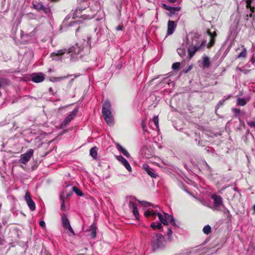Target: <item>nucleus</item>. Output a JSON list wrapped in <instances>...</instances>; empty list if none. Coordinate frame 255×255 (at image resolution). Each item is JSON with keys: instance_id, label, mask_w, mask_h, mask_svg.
Returning a JSON list of instances; mask_svg holds the SVG:
<instances>
[{"instance_id": "48", "label": "nucleus", "mask_w": 255, "mask_h": 255, "mask_svg": "<svg viewBox=\"0 0 255 255\" xmlns=\"http://www.w3.org/2000/svg\"><path fill=\"white\" fill-rule=\"evenodd\" d=\"M72 194V191H70V192H69L68 193H67L66 195V196L67 198H69V197H70L71 196Z\"/></svg>"}, {"instance_id": "6", "label": "nucleus", "mask_w": 255, "mask_h": 255, "mask_svg": "<svg viewBox=\"0 0 255 255\" xmlns=\"http://www.w3.org/2000/svg\"><path fill=\"white\" fill-rule=\"evenodd\" d=\"M85 9V7L83 8L81 7H77L74 11L73 15V18L75 19L77 17L83 18L84 19H91L95 14L98 9H92L93 14H86L83 13V11Z\"/></svg>"}, {"instance_id": "54", "label": "nucleus", "mask_w": 255, "mask_h": 255, "mask_svg": "<svg viewBox=\"0 0 255 255\" xmlns=\"http://www.w3.org/2000/svg\"><path fill=\"white\" fill-rule=\"evenodd\" d=\"M63 196H64V193H63V194L62 195H61V197L62 198H63Z\"/></svg>"}, {"instance_id": "8", "label": "nucleus", "mask_w": 255, "mask_h": 255, "mask_svg": "<svg viewBox=\"0 0 255 255\" xmlns=\"http://www.w3.org/2000/svg\"><path fill=\"white\" fill-rule=\"evenodd\" d=\"M34 150L29 149L25 153L21 154L20 156L19 162L23 164H26L33 156Z\"/></svg>"}, {"instance_id": "43", "label": "nucleus", "mask_w": 255, "mask_h": 255, "mask_svg": "<svg viewBox=\"0 0 255 255\" xmlns=\"http://www.w3.org/2000/svg\"><path fill=\"white\" fill-rule=\"evenodd\" d=\"M250 62L252 64H254L255 63V56L253 55L252 58H251Z\"/></svg>"}, {"instance_id": "56", "label": "nucleus", "mask_w": 255, "mask_h": 255, "mask_svg": "<svg viewBox=\"0 0 255 255\" xmlns=\"http://www.w3.org/2000/svg\"><path fill=\"white\" fill-rule=\"evenodd\" d=\"M96 7H97V8H99V5H96Z\"/></svg>"}, {"instance_id": "22", "label": "nucleus", "mask_w": 255, "mask_h": 255, "mask_svg": "<svg viewBox=\"0 0 255 255\" xmlns=\"http://www.w3.org/2000/svg\"><path fill=\"white\" fill-rule=\"evenodd\" d=\"M240 48H242L241 52L239 53L237 58H246L247 55V51L246 48L245 47L244 45H241L240 47H239L236 49V51H237L238 49H240Z\"/></svg>"}, {"instance_id": "53", "label": "nucleus", "mask_w": 255, "mask_h": 255, "mask_svg": "<svg viewBox=\"0 0 255 255\" xmlns=\"http://www.w3.org/2000/svg\"><path fill=\"white\" fill-rule=\"evenodd\" d=\"M76 22V21H73L72 22H71L70 25V26H72L73 25V24L75 23Z\"/></svg>"}, {"instance_id": "10", "label": "nucleus", "mask_w": 255, "mask_h": 255, "mask_svg": "<svg viewBox=\"0 0 255 255\" xmlns=\"http://www.w3.org/2000/svg\"><path fill=\"white\" fill-rule=\"evenodd\" d=\"M61 221L62 226L65 229H67L73 235H74V232L70 224V222L68 219L67 218L66 215L64 214H62V215Z\"/></svg>"}, {"instance_id": "12", "label": "nucleus", "mask_w": 255, "mask_h": 255, "mask_svg": "<svg viewBox=\"0 0 255 255\" xmlns=\"http://www.w3.org/2000/svg\"><path fill=\"white\" fill-rule=\"evenodd\" d=\"M24 199L26 202V203L31 211H34L35 209V204L31 199L29 193L27 191L24 196Z\"/></svg>"}, {"instance_id": "35", "label": "nucleus", "mask_w": 255, "mask_h": 255, "mask_svg": "<svg viewBox=\"0 0 255 255\" xmlns=\"http://www.w3.org/2000/svg\"><path fill=\"white\" fill-rule=\"evenodd\" d=\"M232 112L235 114L236 117H238L240 115L241 111L239 109L233 108Z\"/></svg>"}, {"instance_id": "55", "label": "nucleus", "mask_w": 255, "mask_h": 255, "mask_svg": "<svg viewBox=\"0 0 255 255\" xmlns=\"http://www.w3.org/2000/svg\"><path fill=\"white\" fill-rule=\"evenodd\" d=\"M73 81H74V79H71V80L70 82H73Z\"/></svg>"}, {"instance_id": "21", "label": "nucleus", "mask_w": 255, "mask_h": 255, "mask_svg": "<svg viewBox=\"0 0 255 255\" xmlns=\"http://www.w3.org/2000/svg\"><path fill=\"white\" fill-rule=\"evenodd\" d=\"M116 147L120 152L123 154L127 157L128 158L130 157V154L128 151L124 147H123L119 143H116Z\"/></svg>"}, {"instance_id": "45", "label": "nucleus", "mask_w": 255, "mask_h": 255, "mask_svg": "<svg viewBox=\"0 0 255 255\" xmlns=\"http://www.w3.org/2000/svg\"><path fill=\"white\" fill-rule=\"evenodd\" d=\"M150 227L153 229H155L156 228V225L155 224L154 222H152L151 225H150Z\"/></svg>"}, {"instance_id": "20", "label": "nucleus", "mask_w": 255, "mask_h": 255, "mask_svg": "<svg viewBox=\"0 0 255 255\" xmlns=\"http://www.w3.org/2000/svg\"><path fill=\"white\" fill-rule=\"evenodd\" d=\"M208 33L209 35L210 38V41L207 45V47L209 48L212 47L214 45L215 43V38L217 36V33L215 31H214L213 33H212L210 31H208Z\"/></svg>"}, {"instance_id": "23", "label": "nucleus", "mask_w": 255, "mask_h": 255, "mask_svg": "<svg viewBox=\"0 0 255 255\" xmlns=\"http://www.w3.org/2000/svg\"><path fill=\"white\" fill-rule=\"evenodd\" d=\"M202 64L203 68H208L210 66V59L208 56L204 55L202 57Z\"/></svg>"}, {"instance_id": "18", "label": "nucleus", "mask_w": 255, "mask_h": 255, "mask_svg": "<svg viewBox=\"0 0 255 255\" xmlns=\"http://www.w3.org/2000/svg\"><path fill=\"white\" fill-rule=\"evenodd\" d=\"M162 6L163 8L169 11L172 14H175L176 12L179 11L180 10L181 7L179 6L178 7H172L169 5H167L165 3H163L162 4Z\"/></svg>"}, {"instance_id": "19", "label": "nucleus", "mask_w": 255, "mask_h": 255, "mask_svg": "<svg viewBox=\"0 0 255 255\" xmlns=\"http://www.w3.org/2000/svg\"><path fill=\"white\" fill-rule=\"evenodd\" d=\"M176 27V23L174 21L169 20L167 25V34H172Z\"/></svg>"}, {"instance_id": "30", "label": "nucleus", "mask_w": 255, "mask_h": 255, "mask_svg": "<svg viewBox=\"0 0 255 255\" xmlns=\"http://www.w3.org/2000/svg\"><path fill=\"white\" fill-rule=\"evenodd\" d=\"M152 122L154 123L157 128H159V120L157 116H154L152 119Z\"/></svg>"}, {"instance_id": "13", "label": "nucleus", "mask_w": 255, "mask_h": 255, "mask_svg": "<svg viewBox=\"0 0 255 255\" xmlns=\"http://www.w3.org/2000/svg\"><path fill=\"white\" fill-rule=\"evenodd\" d=\"M117 159L119 161L125 168L130 172H131V167L128 160L121 155L116 156Z\"/></svg>"}, {"instance_id": "52", "label": "nucleus", "mask_w": 255, "mask_h": 255, "mask_svg": "<svg viewBox=\"0 0 255 255\" xmlns=\"http://www.w3.org/2000/svg\"><path fill=\"white\" fill-rule=\"evenodd\" d=\"M170 2H174L176 0H168Z\"/></svg>"}, {"instance_id": "2", "label": "nucleus", "mask_w": 255, "mask_h": 255, "mask_svg": "<svg viewBox=\"0 0 255 255\" xmlns=\"http://www.w3.org/2000/svg\"><path fill=\"white\" fill-rule=\"evenodd\" d=\"M206 41L200 39V35L197 33H189L183 39V45L188 47V55L187 58L190 60L197 51H203L205 47Z\"/></svg>"}, {"instance_id": "47", "label": "nucleus", "mask_w": 255, "mask_h": 255, "mask_svg": "<svg viewBox=\"0 0 255 255\" xmlns=\"http://www.w3.org/2000/svg\"><path fill=\"white\" fill-rule=\"evenodd\" d=\"M240 70L241 72H243L244 74H247L250 71L249 70H242L241 69Z\"/></svg>"}, {"instance_id": "36", "label": "nucleus", "mask_w": 255, "mask_h": 255, "mask_svg": "<svg viewBox=\"0 0 255 255\" xmlns=\"http://www.w3.org/2000/svg\"><path fill=\"white\" fill-rule=\"evenodd\" d=\"M179 67L180 63L179 62L174 63L172 65V68L174 70H178L179 68Z\"/></svg>"}, {"instance_id": "5", "label": "nucleus", "mask_w": 255, "mask_h": 255, "mask_svg": "<svg viewBox=\"0 0 255 255\" xmlns=\"http://www.w3.org/2000/svg\"><path fill=\"white\" fill-rule=\"evenodd\" d=\"M102 114L107 124L111 126L114 124V119L111 112V105L109 101H105L102 107Z\"/></svg>"}, {"instance_id": "14", "label": "nucleus", "mask_w": 255, "mask_h": 255, "mask_svg": "<svg viewBox=\"0 0 255 255\" xmlns=\"http://www.w3.org/2000/svg\"><path fill=\"white\" fill-rule=\"evenodd\" d=\"M31 79L34 83L41 82L44 80V75L41 73L33 74L31 76Z\"/></svg>"}, {"instance_id": "34", "label": "nucleus", "mask_w": 255, "mask_h": 255, "mask_svg": "<svg viewBox=\"0 0 255 255\" xmlns=\"http://www.w3.org/2000/svg\"><path fill=\"white\" fill-rule=\"evenodd\" d=\"M95 32H97V34H99L100 36L104 34V29H102L101 28H95Z\"/></svg>"}, {"instance_id": "11", "label": "nucleus", "mask_w": 255, "mask_h": 255, "mask_svg": "<svg viewBox=\"0 0 255 255\" xmlns=\"http://www.w3.org/2000/svg\"><path fill=\"white\" fill-rule=\"evenodd\" d=\"M33 6L38 11H42L46 14H48L50 12L49 7L45 6L41 2L35 1L33 3Z\"/></svg>"}, {"instance_id": "51", "label": "nucleus", "mask_w": 255, "mask_h": 255, "mask_svg": "<svg viewBox=\"0 0 255 255\" xmlns=\"http://www.w3.org/2000/svg\"><path fill=\"white\" fill-rule=\"evenodd\" d=\"M49 91L50 93H52V95H54V93H53V89H52V88L51 87L49 88Z\"/></svg>"}, {"instance_id": "41", "label": "nucleus", "mask_w": 255, "mask_h": 255, "mask_svg": "<svg viewBox=\"0 0 255 255\" xmlns=\"http://www.w3.org/2000/svg\"><path fill=\"white\" fill-rule=\"evenodd\" d=\"M39 225L42 227V228H44L45 227V223L44 221H40L39 222Z\"/></svg>"}, {"instance_id": "15", "label": "nucleus", "mask_w": 255, "mask_h": 255, "mask_svg": "<svg viewBox=\"0 0 255 255\" xmlns=\"http://www.w3.org/2000/svg\"><path fill=\"white\" fill-rule=\"evenodd\" d=\"M246 3V7L248 9H250L251 13L249 16L252 17L253 16V12L255 11V0H245Z\"/></svg>"}, {"instance_id": "17", "label": "nucleus", "mask_w": 255, "mask_h": 255, "mask_svg": "<svg viewBox=\"0 0 255 255\" xmlns=\"http://www.w3.org/2000/svg\"><path fill=\"white\" fill-rule=\"evenodd\" d=\"M211 198L214 200V204L216 207H219L223 204V199L221 196L213 194Z\"/></svg>"}, {"instance_id": "27", "label": "nucleus", "mask_w": 255, "mask_h": 255, "mask_svg": "<svg viewBox=\"0 0 255 255\" xmlns=\"http://www.w3.org/2000/svg\"><path fill=\"white\" fill-rule=\"evenodd\" d=\"M72 76V75H68L67 76H61L59 77H54L53 78V80L52 81L53 82H60L61 81H62L63 80H65L67 79V78Z\"/></svg>"}, {"instance_id": "26", "label": "nucleus", "mask_w": 255, "mask_h": 255, "mask_svg": "<svg viewBox=\"0 0 255 255\" xmlns=\"http://www.w3.org/2000/svg\"><path fill=\"white\" fill-rule=\"evenodd\" d=\"M247 103V101L243 98H239L237 101V104L239 106H244Z\"/></svg>"}, {"instance_id": "40", "label": "nucleus", "mask_w": 255, "mask_h": 255, "mask_svg": "<svg viewBox=\"0 0 255 255\" xmlns=\"http://www.w3.org/2000/svg\"><path fill=\"white\" fill-rule=\"evenodd\" d=\"M62 200V203H61V209L62 210H65V209H66V207L65 206V204H64V201L63 199H61Z\"/></svg>"}, {"instance_id": "33", "label": "nucleus", "mask_w": 255, "mask_h": 255, "mask_svg": "<svg viewBox=\"0 0 255 255\" xmlns=\"http://www.w3.org/2000/svg\"><path fill=\"white\" fill-rule=\"evenodd\" d=\"M135 201H138V200H135ZM135 201V200H134V202ZM138 202L140 203V204L143 206H145V207H147V206H152V205L150 203H148L147 202H146V201H138Z\"/></svg>"}, {"instance_id": "49", "label": "nucleus", "mask_w": 255, "mask_h": 255, "mask_svg": "<svg viewBox=\"0 0 255 255\" xmlns=\"http://www.w3.org/2000/svg\"><path fill=\"white\" fill-rule=\"evenodd\" d=\"M192 67L191 66H189L187 69H186L185 71V73L188 72L189 71H190L192 69Z\"/></svg>"}, {"instance_id": "7", "label": "nucleus", "mask_w": 255, "mask_h": 255, "mask_svg": "<svg viewBox=\"0 0 255 255\" xmlns=\"http://www.w3.org/2000/svg\"><path fill=\"white\" fill-rule=\"evenodd\" d=\"M128 200V207L130 209H132V213L136 219L139 218V213L136 205L134 203V200H136L134 196H129L127 198Z\"/></svg>"}, {"instance_id": "38", "label": "nucleus", "mask_w": 255, "mask_h": 255, "mask_svg": "<svg viewBox=\"0 0 255 255\" xmlns=\"http://www.w3.org/2000/svg\"><path fill=\"white\" fill-rule=\"evenodd\" d=\"M167 234L169 240H170L171 239L172 234V231L171 228H169L168 229Z\"/></svg>"}, {"instance_id": "50", "label": "nucleus", "mask_w": 255, "mask_h": 255, "mask_svg": "<svg viewBox=\"0 0 255 255\" xmlns=\"http://www.w3.org/2000/svg\"><path fill=\"white\" fill-rule=\"evenodd\" d=\"M253 214L255 215V204H254L253 205Z\"/></svg>"}, {"instance_id": "29", "label": "nucleus", "mask_w": 255, "mask_h": 255, "mask_svg": "<svg viewBox=\"0 0 255 255\" xmlns=\"http://www.w3.org/2000/svg\"><path fill=\"white\" fill-rule=\"evenodd\" d=\"M72 191L74 192L79 196H83L82 192L76 186H73L72 187Z\"/></svg>"}, {"instance_id": "1", "label": "nucleus", "mask_w": 255, "mask_h": 255, "mask_svg": "<svg viewBox=\"0 0 255 255\" xmlns=\"http://www.w3.org/2000/svg\"><path fill=\"white\" fill-rule=\"evenodd\" d=\"M91 37H87V40L83 39L76 43L74 46L70 47L68 50L66 49H60L51 54V57L53 60L59 61L62 59V56L65 53L70 54L71 59L72 60L81 58L83 56L86 55L90 53L91 47Z\"/></svg>"}, {"instance_id": "9", "label": "nucleus", "mask_w": 255, "mask_h": 255, "mask_svg": "<svg viewBox=\"0 0 255 255\" xmlns=\"http://www.w3.org/2000/svg\"><path fill=\"white\" fill-rule=\"evenodd\" d=\"M78 111V108H75L61 124V128H63L68 125L74 118Z\"/></svg>"}, {"instance_id": "25", "label": "nucleus", "mask_w": 255, "mask_h": 255, "mask_svg": "<svg viewBox=\"0 0 255 255\" xmlns=\"http://www.w3.org/2000/svg\"><path fill=\"white\" fill-rule=\"evenodd\" d=\"M186 47H186V45L182 44V48H177V52L181 57H183L186 55Z\"/></svg>"}, {"instance_id": "37", "label": "nucleus", "mask_w": 255, "mask_h": 255, "mask_svg": "<svg viewBox=\"0 0 255 255\" xmlns=\"http://www.w3.org/2000/svg\"><path fill=\"white\" fill-rule=\"evenodd\" d=\"M225 101H226V99H223L220 100V101H219V102L218 103V104L216 107V109H218V108H219V107L220 106H222L224 104Z\"/></svg>"}, {"instance_id": "16", "label": "nucleus", "mask_w": 255, "mask_h": 255, "mask_svg": "<svg viewBox=\"0 0 255 255\" xmlns=\"http://www.w3.org/2000/svg\"><path fill=\"white\" fill-rule=\"evenodd\" d=\"M142 168L146 173L153 178H155L157 177V174L154 172L153 169L149 167V166L146 164H144Z\"/></svg>"}, {"instance_id": "46", "label": "nucleus", "mask_w": 255, "mask_h": 255, "mask_svg": "<svg viewBox=\"0 0 255 255\" xmlns=\"http://www.w3.org/2000/svg\"><path fill=\"white\" fill-rule=\"evenodd\" d=\"M122 28H123V26H121V25H119L118 26L116 27V30L117 31H120V30H122Z\"/></svg>"}, {"instance_id": "24", "label": "nucleus", "mask_w": 255, "mask_h": 255, "mask_svg": "<svg viewBox=\"0 0 255 255\" xmlns=\"http://www.w3.org/2000/svg\"><path fill=\"white\" fill-rule=\"evenodd\" d=\"M96 226L94 224L91 225L90 227L89 232H90V236L92 239H94L96 236Z\"/></svg>"}, {"instance_id": "32", "label": "nucleus", "mask_w": 255, "mask_h": 255, "mask_svg": "<svg viewBox=\"0 0 255 255\" xmlns=\"http://www.w3.org/2000/svg\"><path fill=\"white\" fill-rule=\"evenodd\" d=\"M170 80L168 77H166L163 79L161 84L162 86H165V84L169 85L170 83Z\"/></svg>"}, {"instance_id": "57", "label": "nucleus", "mask_w": 255, "mask_h": 255, "mask_svg": "<svg viewBox=\"0 0 255 255\" xmlns=\"http://www.w3.org/2000/svg\"><path fill=\"white\" fill-rule=\"evenodd\" d=\"M101 29H102V28H101ZM105 30H106V28H105Z\"/></svg>"}, {"instance_id": "3", "label": "nucleus", "mask_w": 255, "mask_h": 255, "mask_svg": "<svg viewBox=\"0 0 255 255\" xmlns=\"http://www.w3.org/2000/svg\"><path fill=\"white\" fill-rule=\"evenodd\" d=\"M152 206L155 208V210L149 209L144 212V215L146 218L155 220L157 216L160 223L164 225H168V224L170 223L175 227H178V226L176 225L173 216L164 212L163 213V215H162L159 212L160 209L158 205H152Z\"/></svg>"}, {"instance_id": "42", "label": "nucleus", "mask_w": 255, "mask_h": 255, "mask_svg": "<svg viewBox=\"0 0 255 255\" xmlns=\"http://www.w3.org/2000/svg\"><path fill=\"white\" fill-rule=\"evenodd\" d=\"M161 223L158 222L157 223V225H156V228H157L158 229H160L162 228V225Z\"/></svg>"}, {"instance_id": "31", "label": "nucleus", "mask_w": 255, "mask_h": 255, "mask_svg": "<svg viewBox=\"0 0 255 255\" xmlns=\"http://www.w3.org/2000/svg\"><path fill=\"white\" fill-rule=\"evenodd\" d=\"M203 232L205 234L208 235L211 232V227L209 225H206L203 229Z\"/></svg>"}, {"instance_id": "4", "label": "nucleus", "mask_w": 255, "mask_h": 255, "mask_svg": "<svg viewBox=\"0 0 255 255\" xmlns=\"http://www.w3.org/2000/svg\"><path fill=\"white\" fill-rule=\"evenodd\" d=\"M151 246L153 251L162 250L166 246V241L161 234H155L151 241Z\"/></svg>"}, {"instance_id": "28", "label": "nucleus", "mask_w": 255, "mask_h": 255, "mask_svg": "<svg viewBox=\"0 0 255 255\" xmlns=\"http://www.w3.org/2000/svg\"><path fill=\"white\" fill-rule=\"evenodd\" d=\"M90 154L94 159H96L97 156V151L96 147H92L90 150Z\"/></svg>"}, {"instance_id": "39", "label": "nucleus", "mask_w": 255, "mask_h": 255, "mask_svg": "<svg viewBox=\"0 0 255 255\" xmlns=\"http://www.w3.org/2000/svg\"><path fill=\"white\" fill-rule=\"evenodd\" d=\"M247 124L251 128H255V122H254V121H248V122H247Z\"/></svg>"}, {"instance_id": "44", "label": "nucleus", "mask_w": 255, "mask_h": 255, "mask_svg": "<svg viewBox=\"0 0 255 255\" xmlns=\"http://www.w3.org/2000/svg\"><path fill=\"white\" fill-rule=\"evenodd\" d=\"M141 127H142L143 130H144L146 126H145V124L144 122L143 121H142V123H141Z\"/></svg>"}]
</instances>
